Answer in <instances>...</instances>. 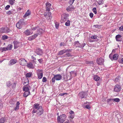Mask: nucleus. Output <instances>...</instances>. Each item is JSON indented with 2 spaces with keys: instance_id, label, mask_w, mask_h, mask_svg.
I'll return each instance as SVG.
<instances>
[{
  "instance_id": "1",
  "label": "nucleus",
  "mask_w": 123,
  "mask_h": 123,
  "mask_svg": "<svg viewBox=\"0 0 123 123\" xmlns=\"http://www.w3.org/2000/svg\"><path fill=\"white\" fill-rule=\"evenodd\" d=\"M33 109L37 110V114L38 116H40L42 114L43 112V110L42 107L39 106V104L38 103L35 104L33 107Z\"/></svg>"
},
{
  "instance_id": "2",
  "label": "nucleus",
  "mask_w": 123,
  "mask_h": 123,
  "mask_svg": "<svg viewBox=\"0 0 123 123\" xmlns=\"http://www.w3.org/2000/svg\"><path fill=\"white\" fill-rule=\"evenodd\" d=\"M66 116L64 114H62L57 117V122L59 123H63L65 120Z\"/></svg>"
},
{
  "instance_id": "3",
  "label": "nucleus",
  "mask_w": 123,
  "mask_h": 123,
  "mask_svg": "<svg viewBox=\"0 0 123 123\" xmlns=\"http://www.w3.org/2000/svg\"><path fill=\"white\" fill-rule=\"evenodd\" d=\"M54 77L52 79L51 81L52 82L54 83L55 80H60L62 78V76L60 74H54Z\"/></svg>"
},
{
  "instance_id": "4",
  "label": "nucleus",
  "mask_w": 123,
  "mask_h": 123,
  "mask_svg": "<svg viewBox=\"0 0 123 123\" xmlns=\"http://www.w3.org/2000/svg\"><path fill=\"white\" fill-rule=\"evenodd\" d=\"M11 31V30L7 27H3L0 28V32L2 33H8Z\"/></svg>"
},
{
  "instance_id": "5",
  "label": "nucleus",
  "mask_w": 123,
  "mask_h": 123,
  "mask_svg": "<svg viewBox=\"0 0 123 123\" xmlns=\"http://www.w3.org/2000/svg\"><path fill=\"white\" fill-rule=\"evenodd\" d=\"M25 24L24 20L20 19L18 22L16 24V26L18 28L21 29L22 27V25Z\"/></svg>"
},
{
  "instance_id": "6",
  "label": "nucleus",
  "mask_w": 123,
  "mask_h": 123,
  "mask_svg": "<svg viewBox=\"0 0 123 123\" xmlns=\"http://www.w3.org/2000/svg\"><path fill=\"white\" fill-rule=\"evenodd\" d=\"M69 16V15L68 14H63L61 16L62 19L61 20V23H63L64 22L68 19V17Z\"/></svg>"
},
{
  "instance_id": "7",
  "label": "nucleus",
  "mask_w": 123,
  "mask_h": 123,
  "mask_svg": "<svg viewBox=\"0 0 123 123\" xmlns=\"http://www.w3.org/2000/svg\"><path fill=\"white\" fill-rule=\"evenodd\" d=\"M38 78L39 79H41L43 75V71L41 69H38L37 72Z\"/></svg>"
},
{
  "instance_id": "8",
  "label": "nucleus",
  "mask_w": 123,
  "mask_h": 123,
  "mask_svg": "<svg viewBox=\"0 0 123 123\" xmlns=\"http://www.w3.org/2000/svg\"><path fill=\"white\" fill-rule=\"evenodd\" d=\"M86 44L84 43L83 44H80L79 41H77L75 42L74 45L76 47H80L81 48H83L85 45Z\"/></svg>"
},
{
  "instance_id": "9",
  "label": "nucleus",
  "mask_w": 123,
  "mask_h": 123,
  "mask_svg": "<svg viewBox=\"0 0 123 123\" xmlns=\"http://www.w3.org/2000/svg\"><path fill=\"white\" fill-rule=\"evenodd\" d=\"M104 60L102 58H98L96 60L97 63L100 65L103 64L104 63Z\"/></svg>"
},
{
  "instance_id": "10",
  "label": "nucleus",
  "mask_w": 123,
  "mask_h": 123,
  "mask_svg": "<svg viewBox=\"0 0 123 123\" xmlns=\"http://www.w3.org/2000/svg\"><path fill=\"white\" fill-rule=\"evenodd\" d=\"M121 89V86L120 85L116 84L115 86L114 91L116 92H118L120 91Z\"/></svg>"
},
{
  "instance_id": "11",
  "label": "nucleus",
  "mask_w": 123,
  "mask_h": 123,
  "mask_svg": "<svg viewBox=\"0 0 123 123\" xmlns=\"http://www.w3.org/2000/svg\"><path fill=\"white\" fill-rule=\"evenodd\" d=\"M35 52L38 55H42L43 53L42 50L38 48H37L36 49Z\"/></svg>"
},
{
  "instance_id": "12",
  "label": "nucleus",
  "mask_w": 123,
  "mask_h": 123,
  "mask_svg": "<svg viewBox=\"0 0 123 123\" xmlns=\"http://www.w3.org/2000/svg\"><path fill=\"white\" fill-rule=\"evenodd\" d=\"M19 62L20 64L22 66L25 65L27 63V61L25 59L21 58L19 60Z\"/></svg>"
},
{
  "instance_id": "13",
  "label": "nucleus",
  "mask_w": 123,
  "mask_h": 123,
  "mask_svg": "<svg viewBox=\"0 0 123 123\" xmlns=\"http://www.w3.org/2000/svg\"><path fill=\"white\" fill-rule=\"evenodd\" d=\"M79 95L81 98H86L87 96L86 93L83 92H80Z\"/></svg>"
},
{
  "instance_id": "14",
  "label": "nucleus",
  "mask_w": 123,
  "mask_h": 123,
  "mask_svg": "<svg viewBox=\"0 0 123 123\" xmlns=\"http://www.w3.org/2000/svg\"><path fill=\"white\" fill-rule=\"evenodd\" d=\"M70 74V76L68 77H67V78H68L70 80L72 78L73 76H76V72H75L74 71H71L69 72Z\"/></svg>"
},
{
  "instance_id": "15",
  "label": "nucleus",
  "mask_w": 123,
  "mask_h": 123,
  "mask_svg": "<svg viewBox=\"0 0 123 123\" xmlns=\"http://www.w3.org/2000/svg\"><path fill=\"white\" fill-rule=\"evenodd\" d=\"M17 62V60L15 59H13L9 61V65L10 66L16 63Z\"/></svg>"
},
{
  "instance_id": "16",
  "label": "nucleus",
  "mask_w": 123,
  "mask_h": 123,
  "mask_svg": "<svg viewBox=\"0 0 123 123\" xmlns=\"http://www.w3.org/2000/svg\"><path fill=\"white\" fill-rule=\"evenodd\" d=\"M74 9V6L72 5H70L68 6L67 8V10L68 11H69L72 10H73Z\"/></svg>"
},
{
  "instance_id": "17",
  "label": "nucleus",
  "mask_w": 123,
  "mask_h": 123,
  "mask_svg": "<svg viewBox=\"0 0 123 123\" xmlns=\"http://www.w3.org/2000/svg\"><path fill=\"white\" fill-rule=\"evenodd\" d=\"M121 35L119 34L117 35L116 37V41H121L122 40V39L121 38Z\"/></svg>"
},
{
  "instance_id": "18",
  "label": "nucleus",
  "mask_w": 123,
  "mask_h": 123,
  "mask_svg": "<svg viewBox=\"0 0 123 123\" xmlns=\"http://www.w3.org/2000/svg\"><path fill=\"white\" fill-rule=\"evenodd\" d=\"M51 4L49 3H47L46 4V10L48 11L50 10V7L51 6Z\"/></svg>"
},
{
  "instance_id": "19",
  "label": "nucleus",
  "mask_w": 123,
  "mask_h": 123,
  "mask_svg": "<svg viewBox=\"0 0 123 123\" xmlns=\"http://www.w3.org/2000/svg\"><path fill=\"white\" fill-rule=\"evenodd\" d=\"M37 35L36 34H35L34 35L30 36L28 38V39L29 40H32L34 39H35L37 36Z\"/></svg>"
},
{
  "instance_id": "20",
  "label": "nucleus",
  "mask_w": 123,
  "mask_h": 123,
  "mask_svg": "<svg viewBox=\"0 0 123 123\" xmlns=\"http://www.w3.org/2000/svg\"><path fill=\"white\" fill-rule=\"evenodd\" d=\"M70 50H61L60 51L59 53V55H62V54H63L66 52L67 51H69Z\"/></svg>"
},
{
  "instance_id": "21",
  "label": "nucleus",
  "mask_w": 123,
  "mask_h": 123,
  "mask_svg": "<svg viewBox=\"0 0 123 123\" xmlns=\"http://www.w3.org/2000/svg\"><path fill=\"white\" fill-rule=\"evenodd\" d=\"M27 66V67L29 68L33 69L34 68V67L32 64L31 62L28 63Z\"/></svg>"
},
{
  "instance_id": "22",
  "label": "nucleus",
  "mask_w": 123,
  "mask_h": 123,
  "mask_svg": "<svg viewBox=\"0 0 123 123\" xmlns=\"http://www.w3.org/2000/svg\"><path fill=\"white\" fill-rule=\"evenodd\" d=\"M24 33L26 36L30 35L31 34L30 31L28 30H26Z\"/></svg>"
},
{
  "instance_id": "23",
  "label": "nucleus",
  "mask_w": 123,
  "mask_h": 123,
  "mask_svg": "<svg viewBox=\"0 0 123 123\" xmlns=\"http://www.w3.org/2000/svg\"><path fill=\"white\" fill-rule=\"evenodd\" d=\"M30 92H25L24 93L23 96L25 97H26L30 94Z\"/></svg>"
},
{
  "instance_id": "24",
  "label": "nucleus",
  "mask_w": 123,
  "mask_h": 123,
  "mask_svg": "<svg viewBox=\"0 0 123 123\" xmlns=\"http://www.w3.org/2000/svg\"><path fill=\"white\" fill-rule=\"evenodd\" d=\"M20 103L18 101L16 103V106L15 107L14 110L15 111H16L17 110L19 109V105Z\"/></svg>"
},
{
  "instance_id": "25",
  "label": "nucleus",
  "mask_w": 123,
  "mask_h": 123,
  "mask_svg": "<svg viewBox=\"0 0 123 123\" xmlns=\"http://www.w3.org/2000/svg\"><path fill=\"white\" fill-rule=\"evenodd\" d=\"M118 55L117 54H114L113 56V60H117L118 58Z\"/></svg>"
},
{
  "instance_id": "26",
  "label": "nucleus",
  "mask_w": 123,
  "mask_h": 123,
  "mask_svg": "<svg viewBox=\"0 0 123 123\" xmlns=\"http://www.w3.org/2000/svg\"><path fill=\"white\" fill-rule=\"evenodd\" d=\"M6 47L7 50H11L12 48V45L11 44H9Z\"/></svg>"
},
{
  "instance_id": "27",
  "label": "nucleus",
  "mask_w": 123,
  "mask_h": 123,
  "mask_svg": "<svg viewBox=\"0 0 123 123\" xmlns=\"http://www.w3.org/2000/svg\"><path fill=\"white\" fill-rule=\"evenodd\" d=\"M100 79V77L98 75H95L93 78V79L96 81H98Z\"/></svg>"
},
{
  "instance_id": "28",
  "label": "nucleus",
  "mask_w": 123,
  "mask_h": 123,
  "mask_svg": "<svg viewBox=\"0 0 123 123\" xmlns=\"http://www.w3.org/2000/svg\"><path fill=\"white\" fill-rule=\"evenodd\" d=\"M32 74L31 72H29L26 74H25V76L26 78H29L31 77Z\"/></svg>"
},
{
  "instance_id": "29",
  "label": "nucleus",
  "mask_w": 123,
  "mask_h": 123,
  "mask_svg": "<svg viewBox=\"0 0 123 123\" xmlns=\"http://www.w3.org/2000/svg\"><path fill=\"white\" fill-rule=\"evenodd\" d=\"M23 90L25 92H30L29 91V89L27 87L24 86L23 88Z\"/></svg>"
},
{
  "instance_id": "30",
  "label": "nucleus",
  "mask_w": 123,
  "mask_h": 123,
  "mask_svg": "<svg viewBox=\"0 0 123 123\" xmlns=\"http://www.w3.org/2000/svg\"><path fill=\"white\" fill-rule=\"evenodd\" d=\"M6 120V118L2 117L0 119V123H4L5 122Z\"/></svg>"
},
{
  "instance_id": "31",
  "label": "nucleus",
  "mask_w": 123,
  "mask_h": 123,
  "mask_svg": "<svg viewBox=\"0 0 123 123\" xmlns=\"http://www.w3.org/2000/svg\"><path fill=\"white\" fill-rule=\"evenodd\" d=\"M121 77L119 76H118L115 79V82H119L120 79Z\"/></svg>"
},
{
  "instance_id": "32",
  "label": "nucleus",
  "mask_w": 123,
  "mask_h": 123,
  "mask_svg": "<svg viewBox=\"0 0 123 123\" xmlns=\"http://www.w3.org/2000/svg\"><path fill=\"white\" fill-rule=\"evenodd\" d=\"M13 43L14 44V49H16L18 47V46L17 45L18 44V42L17 41H14Z\"/></svg>"
},
{
  "instance_id": "33",
  "label": "nucleus",
  "mask_w": 123,
  "mask_h": 123,
  "mask_svg": "<svg viewBox=\"0 0 123 123\" xmlns=\"http://www.w3.org/2000/svg\"><path fill=\"white\" fill-rule=\"evenodd\" d=\"M98 3L99 5H102L104 3V1L103 0H99L98 1Z\"/></svg>"
},
{
  "instance_id": "34",
  "label": "nucleus",
  "mask_w": 123,
  "mask_h": 123,
  "mask_svg": "<svg viewBox=\"0 0 123 123\" xmlns=\"http://www.w3.org/2000/svg\"><path fill=\"white\" fill-rule=\"evenodd\" d=\"M30 12L28 11L26 12L25 14L24 15V17H25L30 15Z\"/></svg>"
},
{
  "instance_id": "35",
  "label": "nucleus",
  "mask_w": 123,
  "mask_h": 123,
  "mask_svg": "<svg viewBox=\"0 0 123 123\" xmlns=\"http://www.w3.org/2000/svg\"><path fill=\"white\" fill-rule=\"evenodd\" d=\"M70 25V22L69 20H68L65 23V25L67 26H69Z\"/></svg>"
},
{
  "instance_id": "36",
  "label": "nucleus",
  "mask_w": 123,
  "mask_h": 123,
  "mask_svg": "<svg viewBox=\"0 0 123 123\" xmlns=\"http://www.w3.org/2000/svg\"><path fill=\"white\" fill-rule=\"evenodd\" d=\"M50 13H44V15L45 17L46 18L48 17L50 15Z\"/></svg>"
},
{
  "instance_id": "37",
  "label": "nucleus",
  "mask_w": 123,
  "mask_h": 123,
  "mask_svg": "<svg viewBox=\"0 0 123 123\" xmlns=\"http://www.w3.org/2000/svg\"><path fill=\"white\" fill-rule=\"evenodd\" d=\"M0 49L2 50V52H3V51H6L7 50L6 47H1L0 48Z\"/></svg>"
},
{
  "instance_id": "38",
  "label": "nucleus",
  "mask_w": 123,
  "mask_h": 123,
  "mask_svg": "<svg viewBox=\"0 0 123 123\" xmlns=\"http://www.w3.org/2000/svg\"><path fill=\"white\" fill-rule=\"evenodd\" d=\"M8 38V37L6 35H4L2 36V38L3 40H5L7 39Z\"/></svg>"
},
{
  "instance_id": "39",
  "label": "nucleus",
  "mask_w": 123,
  "mask_h": 123,
  "mask_svg": "<svg viewBox=\"0 0 123 123\" xmlns=\"http://www.w3.org/2000/svg\"><path fill=\"white\" fill-rule=\"evenodd\" d=\"M113 101H114L116 102H119L120 100L118 98H112Z\"/></svg>"
},
{
  "instance_id": "40",
  "label": "nucleus",
  "mask_w": 123,
  "mask_h": 123,
  "mask_svg": "<svg viewBox=\"0 0 123 123\" xmlns=\"http://www.w3.org/2000/svg\"><path fill=\"white\" fill-rule=\"evenodd\" d=\"M6 86L7 87H9L11 85V82L10 81H8L6 83Z\"/></svg>"
},
{
  "instance_id": "41",
  "label": "nucleus",
  "mask_w": 123,
  "mask_h": 123,
  "mask_svg": "<svg viewBox=\"0 0 123 123\" xmlns=\"http://www.w3.org/2000/svg\"><path fill=\"white\" fill-rule=\"evenodd\" d=\"M75 116V114H69V117L70 119H73Z\"/></svg>"
},
{
  "instance_id": "42",
  "label": "nucleus",
  "mask_w": 123,
  "mask_h": 123,
  "mask_svg": "<svg viewBox=\"0 0 123 123\" xmlns=\"http://www.w3.org/2000/svg\"><path fill=\"white\" fill-rule=\"evenodd\" d=\"M93 12L95 14H96L97 13V12L96 11V8H93L92 9Z\"/></svg>"
},
{
  "instance_id": "43",
  "label": "nucleus",
  "mask_w": 123,
  "mask_h": 123,
  "mask_svg": "<svg viewBox=\"0 0 123 123\" xmlns=\"http://www.w3.org/2000/svg\"><path fill=\"white\" fill-rule=\"evenodd\" d=\"M83 107L85 108H86L87 109H90L91 108V107L89 105H88L84 106Z\"/></svg>"
},
{
  "instance_id": "44",
  "label": "nucleus",
  "mask_w": 123,
  "mask_h": 123,
  "mask_svg": "<svg viewBox=\"0 0 123 123\" xmlns=\"http://www.w3.org/2000/svg\"><path fill=\"white\" fill-rule=\"evenodd\" d=\"M49 13H50V15L47 18H46L48 20H50L52 18V16H51V12H49Z\"/></svg>"
},
{
  "instance_id": "45",
  "label": "nucleus",
  "mask_w": 123,
  "mask_h": 123,
  "mask_svg": "<svg viewBox=\"0 0 123 123\" xmlns=\"http://www.w3.org/2000/svg\"><path fill=\"white\" fill-rule=\"evenodd\" d=\"M109 57L111 59L112 61H113V55L112 54H111L109 55Z\"/></svg>"
},
{
  "instance_id": "46",
  "label": "nucleus",
  "mask_w": 123,
  "mask_h": 123,
  "mask_svg": "<svg viewBox=\"0 0 123 123\" xmlns=\"http://www.w3.org/2000/svg\"><path fill=\"white\" fill-rule=\"evenodd\" d=\"M47 79L45 77H43L42 79V82H45L47 81Z\"/></svg>"
},
{
  "instance_id": "47",
  "label": "nucleus",
  "mask_w": 123,
  "mask_h": 123,
  "mask_svg": "<svg viewBox=\"0 0 123 123\" xmlns=\"http://www.w3.org/2000/svg\"><path fill=\"white\" fill-rule=\"evenodd\" d=\"M74 1L73 0H70L69 2V3L70 5H72Z\"/></svg>"
},
{
  "instance_id": "48",
  "label": "nucleus",
  "mask_w": 123,
  "mask_h": 123,
  "mask_svg": "<svg viewBox=\"0 0 123 123\" xmlns=\"http://www.w3.org/2000/svg\"><path fill=\"white\" fill-rule=\"evenodd\" d=\"M97 38V36L96 35L92 36L91 37V38L92 39H95Z\"/></svg>"
},
{
  "instance_id": "49",
  "label": "nucleus",
  "mask_w": 123,
  "mask_h": 123,
  "mask_svg": "<svg viewBox=\"0 0 123 123\" xmlns=\"http://www.w3.org/2000/svg\"><path fill=\"white\" fill-rule=\"evenodd\" d=\"M111 101H113L112 98H109L107 99V103H108Z\"/></svg>"
},
{
  "instance_id": "50",
  "label": "nucleus",
  "mask_w": 123,
  "mask_h": 123,
  "mask_svg": "<svg viewBox=\"0 0 123 123\" xmlns=\"http://www.w3.org/2000/svg\"><path fill=\"white\" fill-rule=\"evenodd\" d=\"M60 46H65L66 45V44L65 43H61L60 44Z\"/></svg>"
},
{
  "instance_id": "51",
  "label": "nucleus",
  "mask_w": 123,
  "mask_h": 123,
  "mask_svg": "<svg viewBox=\"0 0 123 123\" xmlns=\"http://www.w3.org/2000/svg\"><path fill=\"white\" fill-rule=\"evenodd\" d=\"M39 62L40 63H42L43 62V60L42 59H39L38 60Z\"/></svg>"
},
{
  "instance_id": "52",
  "label": "nucleus",
  "mask_w": 123,
  "mask_h": 123,
  "mask_svg": "<svg viewBox=\"0 0 123 123\" xmlns=\"http://www.w3.org/2000/svg\"><path fill=\"white\" fill-rule=\"evenodd\" d=\"M29 83L28 82H25L23 83V85L25 86H26Z\"/></svg>"
},
{
  "instance_id": "53",
  "label": "nucleus",
  "mask_w": 123,
  "mask_h": 123,
  "mask_svg": "<svg viewBox=\"0 0 123 123\" xmlns=\"http://www.w3.org/2000/svg\"><path fill=\"white\" fill-rule=\"evenodd\" d=\"M89 16L90 17L92 18L93 17V14L91 12L90 13Z\"/></svg>"
},
{
  "instance_id": "54",
  "label": "nucleus",
  "mask_w": 123,
  "mask_h": 123,
  "mask_svg": "<svg viewBox=\"0 0 123 123\" xmlns=\"http://www.w3.org/2000/svg\"><path fill=\"white\" fill-rule=\"evenodd\" d=\"M119 62L120 63H123V58H122L121 60H119Z\"/></svg>"
},
{
  "instance_id": "55",
  "label": "nucleus",
  "mask_w": 123,
  "mask_h": 123,
  "mask_svg": "<svg viewBox=\"0 0 123 123\" xmlns=\"http://www.w3.org/2000/svg\"><path fill=\"white\" fill-rule=\"evenodd\" d=\"M10 6L9 5H7L5 7V9L6 10H8L10 7Z\"/></svg>"
},
{
  "instance_id": "56",
  "label": "nucleus",
  "mask_w": 123,
  "mask_h": 123,
  "mask_svg": "<svg viewBox=\"0 0 123 123\" xmlns=\"http://www.w3.org/2000/svg\"><path fill=\"white\" fill-rule=\"evenodd\" d=\"M69 113L70 114H75L74 112L72 110L70 111L69 112Z\"/></svg>"
},
{
  "instance_id": "57",
  "label": "nucleus",
  "mask_w": 123,
  "mask_h": 123,
  "mask_svg": "<svg viewBox=\"0 0 123 123\" xmlns=\"http://www.w3.org/2000/svg\"><path fill=\"white\" fill-rule=\"evenodd\" d=\"M119 30L120 31H123V26L120 27L119 28Z\"/></svg>"
},
{
  "instance_id": "58",
  "label": "nucleus",
  "mask_w": 123,
  "mask_h": 123,
  "mask_svg": "<svg viewBox=\"0 0 123 123\" xmlns=\"http://www.w3.org/2000/svg\"><path fill=\"white\" fill-rule=\"evenodd\" d=\"M9 3L11 5H13L14 3L13 0H10L9 1Z\"/></svg>"
},
{
  "instance_id": "59",
  "label": "nucleus",
  "mask_w": 123,
  "mask_h": 123,
  "mask_svg": "<svg viewBox=\"0 0 123 123\" xmlns=\"http://www.w3.org/2000/svg\"><path fill=\"white\" fill-rule=\"evenodd\" d=\"M67 56H72V55L69 53H67L66 55Z\"/></svg>"
},
{
  "instance_id": "60",
  "label": "nucleus",
  "mask_w": 123,
  "mask_h": 123,
  "mask_svg": "<svg viewBox=\"0 0 123 123\" xmlns=\"http://www.w3.org/2000/svg\"><path fill=\"white\" fill-rule=\"evenodd\" d=\"M39 31H40V32H38V33L39 34H41L43 32V30L42 29H40L39 30Z\"/></svg>"
},
{
  "instance_id": "61",
  "label": "nucleus",
  "mask_w": 123,
  "mask_h": 123,
  "mask_svg": "<svg viewBox=\"0 0 123 123\" xmlns=\"http://www.w3.org/2000/svg\"><path fill=\"white\" fill-rule=\"evenodd\" d=\"M67 94V93H60L59 94V95H60V96H63L64 95H65L66 94Z\"/></svg>"
},
{
  "instance_id": "62",
  "label": "nucleus",
  "mask_w": 123,
  "mask_h": 123,
  "mask_svg": "<svg viewBox=\"0 0 123 123\" xmlns=\"http://www.w3.org/2000/svg\"><path fill=\"white\" fill-rule=\"evenodd\" d=\"M55 26L56 28L57 29H58V27H59L58 24V23H55Z\"/></svg>"
},
{
  "instance_id": "63",
  "label": "nucleus",
  "mask_w": 123,
  "mask_h": 123,
  "mask_svg": "<svg viewBox=\"0 0 123 123\" xmlns=\"http://www.w3.org/2000/svg\"><path fill=\"white\" fill-rule=\"evenodd\" d=\"M6 13L10 15V14L11 13H12L11 11H7V12Z\"/></svg>"
},
{
  "instance_id": "64",
  "label": "nucleus",
  "mask_w": 123,
  "mask_h": 123,
  "mask_svg": "<svg viewBox=\"0 0 123 123\" xmlns=\"http://www.w3.org/2000/svg\"><path fill=\"white\" fill-rule=\"evenodd\" d=\"M16 86V84L15 83H13L12 84V88H15Z\"/></svg>"
}]
</instances>
